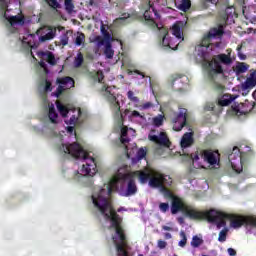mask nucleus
I'll list each match as a JSON object with an SVG mask.
<instances>
[{"instance_id":"1","label":"nucleus","mask_w":256,"mask_h":256,"mask_svg":"<svg viewBox=\"0 0 256 256\" xmlns=\"http://www.w3.org/2000/svg\"><path fill=\"white\" fill-rule=\"evenodd\" d=\"M135 179H138L142 184L148 183L153 189H159L164 197L172 199V204L175 199H179L169 190L173 183L171 177L151 168L133 172L128 166H122L108 183L95 187L91 195L94 213L100 223L110 231L117 256H131V254H129V246H127L125 234L121 228V219L113 209L111 193L118 191L122 197H132L137 193Z\"/></svg>"},{"instance_id":"2","label":"nucleus","mask_w":256,"mask_h":256,"mask_svg":"<svg viewBox=\"0 0 256 256\" xmlns=\"http://www.w3.org/2000/svg\"><path fill=\"white\" fill-rule=\"evenodd\" d=\"M91 77L93 81L99 83L100 92L108 101L109 107L118 121L120 128V141L124 152L126 153V157L128 159H132V163H139L141 159H145L147 152L143 148L138 150L137 144L131 143V139L135 137V130L123 125V117L128 115L132 121H136V123H139L142 127L147 125V118L137 110H125L124 113L121 111V101L123 96L117 94V88L115 86H108L103 83L104 76L102 71L93 72Z\"/></svg>"},{"instance_id":"3","label":"nucleus","mask_w":256,"mask_h":256,"mask_svg":"<svg viewBox=\"0 0 256 256\" xmlns=\"http://www.w3.org/2000/svg\"><path fill=\"white\" fill-rule=\"evenodd\" d=\"M223 35V25L213 28L203 37L202 42L195 48V57L197 63L205 69L207 78L214 84V89L223 91L225 86L221 83L225 79V70L223 65H231V50H227L228 54H219L211 60V52L215 49H223L225 44L221 43Z\"/></svg>"},{"instance_id":"4","label":"nucleus","mask_w":256,"mask_h":256,"mask_svg":"<svg viewBox=\"0 0 256 256\" xmlns=\"http://www.w3.org/2000/svg\"><path fill=\"white\" fill-rule=\"evenodd\" d=\"M184 213L186 217L190 219H207L209 223L216 225L217 229H223L219 232L218 241L220 243H225L227 241V234L229 233V228H227V221L230 223L232 229H239L246 225L248 227H256L255 217H243L233 214H227L225 212L217 211L215 209L207 210L204 212L199 211L193 206L187 205L181 198H174L171 213L175 215L177 213Z\"/></svg>"},{"instance_id":"5","label":"nucleus","mask_w":256,"mask_h":256,"mask_svg":"<svg viewBox=\"0 0 256 256\" xmlns=\"http://www.w3.org/2000/svg\"><path fill=\"white\" fill-rule=\"evenodd\" d=\"M57 109L65 119L66 125H71L66 128L59 129V114L55 110V105L48 104V116L44 121V124L41 128H38V133L46 135V137H55L63 141L65 137H76L75 134V125H81L83 123V114L81 113L80 108H75L71 104H65L60 101H56Z\"/></svg>"},{"instance_id":"6","label":"nucleus","mask_w":256,"mask_h":256,"mask_svg":"<svg viewBox=\"0 0 256 256\" xmlns=\"http://www.w3.org/2000/svg\"><path fill=\"white\" fill-rule=\"evenodd\" d=\"M60 152L66 157H74V159L81 161L82 164L74 176L76 181H87V176L93 177L97 173V162L95 157H93V153L85 151L79 143H62Z\"/></svg>"},{"instance_id":"7","label":"nucleus","mask_w":256,"mask_h":256,"mask_svg":"<svg viewBox=\"0 0 256 256\" xmlns=\"http://www.w3.org/2000/svg\"><path fill=\"white\" fill-rule=\"evenodd\" d=\"M180 145L182 154L186 157V161H191L195 169H205V165H210L212 168L219 167V152L213 151H197L194 154L185 152L187 147L193 145V132H187L183 135Z\"/></svg>"},{"instance_id":"8","label":"nucleus","mask_w":256,"mask_h":256,"mask_svg":"<svg viewBox=\"0 0 256 256\" xmlns=\"http://www.w3.org/2000/svg\"><path fill=\"white\" fill-rule=\"evenodd\" d=\"M185 27H187V20L176 22L169 31L165 28L160 29V35L162 36L161 47L175 51L179 47V43L184 40L183 31Z\"/></svg>"},{"instance_id":"9","label":"nucleus","mask_w":256,"mask_h":256,"mask_svg":"<svg viewBox=\"0 0 256 256\" xmlns=\"http://www.w3.org/2000/svg\"><path fill=\"white\" fill-rule=\"evenodd\" d=\"M0 17L9 33H15L23 27L25 20L21 14L15 15L11 8V0H0Z\"/></svg>"},{"instance_id":"10","label":"nucleus","mask_w":256,"mask_h":256,"mask_svg":"<svg viewBox=\"0 0 256 256\" xmlns=\"http://www.w3.org/2000/svg\"><path fill=\"white\" fill-rule=\"evenodd\" d=\"M101 33L103 36L92 35L90 36V43H94L98 49L104 47V55L106 59H113V55H115V51L111 48V41H113V37H111V33H109V26L102 24L101 25Z\"/></svg>"},{"instance_id":"11","label":"nucleus","mask_w":256,"mask_h":256,"mask_svg":"<svg viewBox=\"0 0 256 256\" xmlns=\"http://www.w3.org/2000/svg\"><path fill=\"white\" fill-rule=\"evenodd\" d=\"M161 5H167V0H148V3L144 7V18L148 25L159 28L157 19H159V7Z\"/></svg>"},{"instance_id":"12","label":"nucleus","mask_w":256,"mask_h":256,"mask_svg":"<svg viewBox=\"0 0 256 256\" xmlns=\"http://www.w3.org/2000/svg\"><path fill=\"white\" fill-rule=\"evenodd\" d=\"M35 41H37V36L35 34H29L26 32L19 35L18 46L20 47L21 51L30 53L33 59H36L33 55V51H31L37 47Z\"/></svg>"},{"instance_id":"13","label":"nucleus","mask_w":256,"mask_h":256,"mask_svg":"<svg viewBox=\"0 0 256 256\" xmlns=\"http://www.w3.org/2000/svg\"><path fill=\"white\" fill-rule=\"evenodd\" d=\"M229 163L236 173L243 171V165L245 163V153L241 149L234 147L232 152L228 156Z\"/></svg>"},{"instance_id":"14","label":"nucleus","mask_w":256,"mask_h":256,"mask_svg":"<svg viewBox=\"0 0 256 256\" xmlns=\"http://www.w3.org/2000/svg\"><path fill=\"white\" fill-rule=\"evenodd\" d=\"M37 57L40 59L39 61V67L40 71L44 73V75H47L49 70H47V63L50 65H55L57 63V59L55 58V55L53 53L46 51V52H37Z\"/></svg>"},{"instance_id":"15","label":"nucleus","mask_w":256,"mask_h":256,"mask_svg":"<svg viewBox=\"0 0 256 256\" xmlns=\"http://www.w3.org/2000/svg\"><path fill=\"white\" fill-rule=\"evenodd\" d=\"M174 131H181L187 125V109L179 108L177 113L172 115Z\"/></svg>"},{"instance_id":"16","label":"nucleus","mask_w":256,"mask_h":256,"mask_svg":"<svg viewBox=\"0 0 256 256\" xmlns=\"http://www.w3.org/2000/svg\"><path fill=\"white\" fill-rule=\"evenodd\" d=\"M56 33L57 28L44 26L37 30L36 35L41 43H45V41H51V39H55Z\"/></svg>"},{"instance_id":"17","label":"nucleus","mask_w":256,"mask_h":256,"mask_svg":"<svg viewBox=\"0 0 256 256\" xmlns=\"http://www.w3.org/2000/svg\"><path fill=\"white\" fill-rule=\"evenodd\" d=\"M170 83L176 91H185L187 85H189V78L185 75H172L170 78Z\"/></svg>"},{"instance_id":"18","label":"nucleus","mask_w":256,"mask_h":256,"mask_svg":"<svg viewBox=\"0 0 256 256\" xmlns=\"http://www.w3.org/2000/svg\"><path fill=\"white\" fill-rule=\"evenodd\" d=\"M148 139L157 143V145H162L163 147H169V138L167 134L163 131L151 130Z\"/></svg>"},{"instance_id":"19","label":"nucleus","mask_w":256,"mask_h":256,"mask_svg":"<svg viewBox=\"0 0 256 256\" xmlns=\"http://www.w3.org/2000/svg\"><path fill=\"white\" fill-rule=\"evenodd\" d=\"M57 83L59 86L57 92L54 94L55 97H59V95H61V93H63V91H65L66 89H71L75 87V80H73V78L69 76L64 78H58Z\"/></svg>"},{"instance_id":"20","label":"nucleus","mask_w":256,"mask_h":256,"mask_svg":"<svg viewBox=\"0 0 256 256\" xmlns=\"http://www.w3.org/2000/svg\"><path fill=\"white\" fill-rule=\"evenodd\" d=\"M256 85V72L250 74L246 81L241 85L240 93L243 96L249 95L250 91Z\"/></svg>"},{"instance_id":"21","label":"nucleus","mask_w":256,"mask_h":256,"mask_svg":"<svg viewBox=\"0 0 256 256\" xmlns=\"http://www.w3.org/2000/svg\"><path fill=\"white\" fill-rule=\"evenodd\" d=\"M237 99V95L224 94L218 99L217 107H227Z\"/></svg>"},{"instance_id":"22","label":"nucleus","mask_w":256,"mask_h":256,"mask_svg":"<svg viewBox=\"0 0 256 256\" xmlns=\"http://www.w3.org/2000/svg\"><path fill=\"white\" fill-rule=\"evenodd\" d=\"M175 5H177L180 11H187L191 7L190 0H175Z\"/></svg>"},{"instance_id":"23","label":"nucleus","mask_w":256,"mask_h":256,"mask_svg":"<svg viewBox=\"0 0 256 256\" xmlns=\"http://www.w3.org/2000/svg\"><path fill=\"white\" fill-rule=\"evenodd\" d=\"M203 243H204L203 236L201 234L195 235L192 237L191 247H193L194 249H197L198 247H201Z\"/></svg>"},{"instance_id":"24","label":"nucleus","mask_w":256,"mask_h":256,"mask_svg":"<svg viewBox=\"0 0 256 256\" xmlns=\"http://www.w3.org/2000/svg\"><path fill=\"white\" fill-rule=\"evenodd\" d=\"M70 37H73V31L67 30L60 36V43L65 47V45H68Z\"/></svg>"},{"instance_id":"25","label":"nucleus","mask_w":256,"mask_h":256,"mask_svg":"<svg viewBox=\"0 0 256 256\" xmlns=\"http://www.w3.org/2000/svg\"><path fill=\"white\" fill-rule=\"evenodd\" d=\"M249 69V65L243 62H238L236 66L234 67V71L238 74L246 73V71Z\"/></svg>"},{"instance_id":"26","label":"nucleus","mask_w":256,"mask_h":256,"mask_svg":"<svg viewBox=\"0 0 256 256\" xmlns=\"http://www.w3.org/2000/svg\"><path fill=\"white\" fill-rule=\"evenodd\" d=\"M40 91H43L44 93L51 91V82L46 78H43L40 83Z\"/></svg>"},{"instance_id":"27","label":"nucleus","mask_w":256,"mask_h":256,"mask_svg":"<svg viewBox=\"0 0 256 256\" xmlns=\"http://www.w3.org/2000/svg\"><path fill=\"white\" fill-rule=\"evenodd\" d=\"M74 43H75V45H77V47H81V45H84L85 44V34L78 32L76 34Z\"/></svg>"},{"instance_id":"28","label":"nucleus","mask_w":256,"mask_h":256,"mask_svg":"<svg viewBox=\"0 0 256 256\" xmlns=\"http://www.w3.org/2000/svg\"><path fill=\"white\" fill-rule=\"evenodd\" d=\"M165 119V116H163L162 114H159L158 116H155L152 121H153V125H155V127H161V125H163V120Z\"/></svg>"},{"instance_id":"29","label":"nucleus","mask_w":256,"mask_h":256,"mask_svg":"<svg viewBox=\"0 0 256 256\" xmlns=\"http://www.w3.org/2000/svg\"><path fill=\"white\" fill-rule=\"evenodd\" d=\"M129 19V14H123L122 17L115 20V25H125Z\"/></svg>"},{"instance_id":"30","label":"nucleus","mask_w":256,"mask_h":256,"mask_svg":"<svg viewBox=\"0 0 256 256\" xmlns=\"http://www.w3.org/2000/svg\"><path fill=\"white\" fill-rule=\"evenodd\" d=\"M83 65V54L79 52L74 60V66L75 67H81Z\"/></svg>"},{"instance_id":"31","label":"nucleus","mask_w":256,"mask_h":256,"mask_svg":"<svg viewBox=\"0 0 256 256\" xmlns=\"http://www.w3.org/2000/svg\"><path fill=\"white\" fill-rule=\"evenodd\" d=\"M127 97L129 99V101H131L132 103H139V98L137 96H135V92L129 90L127 92Z\"/></svg>"},{"instance_id":"32","label":"nucleus","mask_w":256,"mask_h":256,"mask_svg":"<svg viewBox=\"0 0 256 256\" xmlns=\"http://www.w3.org/2000/svg\"><path fill=\"white\" fill-rule=\"evenodd\" d=\"M73 0H65V9L69 13H73V9H75V6L73 5Z\"/></svg>"},{"instance_id":"33","label":"nucleus","mask_w":256,"mask_h":256,"mask_svg":"<svg viewBox=\"0 0 256 256\" xmlns=\"http://www.w3.org/2000/svg\"><path fill=\"white\" fill-rule=\"evenodd\" d=\"M180 237L182 238V240L179 242V247H185V245H187V236L183 231H181Z\"/></svg>"},{"instance_id":"34","label":"nucleus","mask_w":256,"mask_h":256,"mask_svg":"<svg viewBox=\"0 0 256 256\" xmlns=\"http://www.w3.org/2000/svg\"><path fill=\"white\" fill-rule=\"evenodd\" d=\"M153 107V103L151 102H146L142 105L139 106L140 111H146L147 109H151Z\"/></svg>"},{"instance_id":"35","label":"nucleus","mask_w":256,"mask_h":256,"mask_svg":"<svg viewBox=\"0 0 256 256\" xmlns=\"http://www.w3.org/2000/svg\"><path fill=\"white\" fill-rule=\"evenodd\" d=\"M242 47L243 46H241V45H239L237 47L238 57H239L240 61H245V59H247V56L241 52Z\"/></svg>"},{"instance_id":"36","label":"nucleus","mask_w":256,"mask_h":256,"mask_svg":"<svg viewBox=\"0 0 256 256\" xmlns=\"http://www.w3.org/2000/svg\"><path fill=\"white\" fill-rule=\"evenodd\" d=\"M159 209L162 213H167L169 211V203H160Z\"/></svg>"},{"instance_id":"37","label":"nucleus","mask_w":256,"mask_h":256,"mask_svg":"<svg viewBox=\"0 0 256 256\" xmlns=\"http://www.w3.org/2000/svg\"><path fill=\"white\" fill-rule=\"evenodd\" d=\"M163 231H175V228L173 227V224L169 223L168 225L162 226Z\"/></svg>"},{"instance_id":"38","label":"nucleus","mask_w":256,"mask_h":256,"mask_svg":"<svg viewBox=\"0 0 256 256\" xmlns=\"http://www.w3.org/2000/svg\"><path fill=\"white\" fill-rule=\"evenodd\" d=\"M46 1L50 5V7H54V8L59 7V3L57 2V0H46Z\"/></svg>"},{"instance_id":"39","label":"nucleus","mask_w":256,"mask_h":256,"mask_svg":"<svg viewBox=\"0 0 256 256\" xmlns=\"http://www.w3.org/2000/svg\"><path fill=\"white\" fill-rule=\"evenodd\" d=\"M158 247L159 249H165V247H167V242L163 240H158Z\"/></svg>"},{"instance_id":"40","label":"nucleus","mask_w":256,"mask_h":256,"mask_svg":"<svg viewBox=\"0 0 256 256\" xmlns=\"http://www.w3.org/2000/svg\"><path fill=\"white\" fill-rule=\"evenodd\" d=\"M134 73H136L138 76L136 79H145V74L139 70H135Z\"/></svg>"},{"instance_id":"41","label":"nucleus","mask_w":256,"mask_h":256,"mask_svg":"<svg viewBox=\"0 0 256 256\" xmlns=\"http://www.w3.org/2000/svg\"><path fill=\"white\" fill-rule=\"evenodd\" d=\"M205 111H215V104H207L205 106Z\"/></svg>"},{"instance_id":"42","label":"nucleus","mask_w":256,"mask_h":256,"mask_svg":"<svg viewBox=\"0 0 256 256\" xmlns=\"http://www.w3.org/2000/svg\"><path fill=\"white\" fill-rule=\"evenodd\" d=\"M227 252H228V255H230V256L237 255V251L235 249H233V248H228Z\"/></svg>"},{"instance_id":"43","label":"nucleus","mask_w":256,"mask_h":256,"mask_svg":"<svg viewBox=\"0 0 256 256\" xmlns=\"http://www.w3.org/2000/svg\"><path fill=\"white\" fill-rule=\"evenodd\" d=\"M164 237H165V239H171L173 236L171 235V233L166 232V233H164Z\"/></svg>"},{"instance_id":"44","label":"nucleus","mask_w":256,"mask_h":256,"mask_svg":"<svg viewBox=\"0 0 256 256\" xmlns=\"http://www.w3.org/2000/svg\"><path fill=\"white\" fill-rule=\"evenodd\" d=\"M208 1V3H212L213 5H217V3L219 2V0H205Z\"/></svg>"},{"instance_id":"45","label":"nucleus","mask_w":256,"mask_h":256,"mask_svg":"<svg viewBox=\"0 0 256 256\" xmlns=\"http://www.w3.org/2000/svg\"><path fill=\"white\" fill-rule=\"evenodd\" d=\"M128 75H133V71L132 70H127Z\"/></svg>"},{"instance_id":"46","label":"nucleus","mask_w":256,"mask_h":256,"mask_svg":"<svg viewBox=\"0 0 256 256\" xmlns=\"http://www.w3.org/2000/svg\"><path fill=\"white\" fill-rule=\"evenodd\" d=\"M121 211H125V208H119L118 213H121Z\"/></svg>"},{"instance_id":"47","label":"nucleus","mask_w":256,"mask_h":256,"mask_svg":"<svg viewBox=\"0 0 256 256\" xmlns=\"http://www.w3.org/2000/svg\"><path fill=\"white\" fill-rule=\"evenodd\" d=\"M179 223H183V218H178Z\"/></svg>"},{"instance_id":"48","label":"nucleus","mask_w":256,"mask_h":256,"mask_svg":"<svg viewBox=\"0 0 256 256\" xmlns=\"http://www.w3.org/2000/svg\"><path fill=\"white\" fill-rule=\"evenodd\" d=\"M158 155H161V152H159V150L157 151Z\"/></svg>"},{"instance_id":"49","label":"nucleus","mask_w":256,"mask_h":256,"mask_svg":"<svg viewBox=\"0 0 256 256\" xmlns=\"http://www.w3.org/2000/svg\"><path fill=\"white\" fill-rule=\"evenodd\" d=\"M119 45L121 46V41H118Z\"/></svg>"},{"instance_id":"50","label":"nucleus","mask_w":256,"mask_h":256,"mask_svg":"<svg viewBox=\"0 0 256 256\" xmlns=\"http://www.w3.org/2000/svg\"><path fill=\"white\" fill-rule=\"evenodd\" d=\"M160 149H163V146H160Z\"/></svg>"}]
</instances>
